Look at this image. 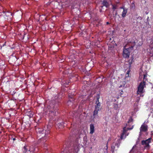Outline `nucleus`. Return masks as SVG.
<instances>
[{"label":"nucleus","mask_w":153,"mask_h":153,"mask_svg":"<svg viewBox=\"0 0 153 153\" xmlns=\"http://www.w3.org/2000/svg\"><path fill=\"white\" fill-rule=\"evenodd\" d=\"M134 109L130 113L131 116L128 120V123L125 126V137L128 136L129 134V133L126 132V131L128 130H131L133 128V126H132L133 121L132 117L135 116L136 113L138 111L139 109L137 104H134Z\"/></svg>","instance_id":"nucleus-1"},{"label":"nucleus","mask_w":153,"mask_h":153,"mask_svg":"<svg viewBox=\"0 0 153 153\" xmlns=\"http://www.w3.org/2000/svg\"><path fill=\"white\" fill-rule=\"evenodd\" d=\"M146 82H142L139 84L137 87V95L138 97H143L145 94V88L146 87Z\"/></svg>","instance_id":"nucleus-2"},{"label":"nucleus","mask_w":153,"mask_h":153,"mask_svg":"<svg viewBox=\"0 0 153 153\" xmlns=\"http://www.w3.org/2000/svg\"><path fill=\"white\" fill-rule=\"evenodd\" d=\"M99 97H97V100L96 101V105L95 106V110L94 111L93 117L95 118L96 116H97L98 114V111L100 110L102 108L101 104L99 102Z\"/></svg>","instance_id":"nucleus-3"},{"label":"nucleus","mask_w":153,"mask_h":153,"mask_svg":"<svg viewBox=\"0 0 153 153\" xmlns=\"http://www.w3.org/2000/svg\"><path fill=\"white\" fill-rule=\"evenodd\" d=\"M47 130H43L42 128H38L36 129V131L38 134H42L44 135V133L45 135L47 136L50 133V128L47 126Z\"/></svg>","instance_id":"nucleus-4"},{"label":"nucleus","mask_w":153,"mask_h":153,"mask_svg":"<svg viewBox=\"0 0 153 153\" xmlns=\"http://www.w3.org/2000/svg\"><path fill=\"white\" fill-rule=\"evenodd\" d=\"M133 51V47H130L127 49H125V58L126 59L129 57L131 53Z\"/></svg>","instance_id":"nucleus-5"},{"label":"nucleus","mask_w":153,"mask_h":153,"mask_svg":"<svg viewBox=\"0 0 153 153\" xmlns=\"http://www.w3.org/2000/svg\"><path fill=\"white\" fill-rule=\"evenodd\" d=\"M3 13L5 14L4 16V18L6 19L7 20L11 19L13 17L12 13L10 12L9 11L6 12L4 10H3L2 11Z\"/></svg>","instance_id":"nucleus-6"},{"label":"nucleus","mask_w":153,"mask_h":153,"mask_svg":"<svg viewBox=\"0 0 153 153\" xmlns=\"http://www.w3.org/2000/svg\"><path fill=\"white\" fill-rule=\"evenodd\" d=\"M151 138H149L145 140H143L142 141V144L143 145H145L144 146L145 148H147L149 147V143L151 141Z\"/></svg>","instance_id":"nucleus-7"},{"label":"nucleus","mask_w":153,"mask_h":153,"mask_svg":"<svg viewBox=\"0 0 153 153\" xmlns=\"http://www.w3.org/2000/svg\"><path fill=\"white\" fill-rule=\"evenodd\" d=\"M123 132L121 135L120 139L117 140L118 143L115 144V146H117V147L119 146V144L120 143V140H122L123 139V137L124 135V127L123 128Z\"/></svg>","instance_id":"nucleus-8"},{"label":"nucleus","mask_w":153,"mask_h":153,"mask_svg":"<svg viewBox=\"0 0 153 153\" xmlns=\"http://www.w3.org/2000/svg\"><path fill=\"white\" fill-rule=\"evenodd\" d=\"M146 74V72L145 71H143L142 69H140V71L139 79H141L143 76Z\"/></svg>","instance_id":"nucleus-9"},{"label":"nucleus","mask_w":153,"mask_h":153,"mask_svg":"<svg viewBox=\"0 0 153 153\" xmlns=\"http://www.w3.org/2000/svg\"><path fill=\"white\" fill-rule=\"evenodd\" d=\"M147 129V126L144 124H143L142 125L140 128V132L142 131H145Z\"/></svg>","instance_id":"nucleus-10"},{"label":"nucleus","mask_w":153,"mask_h":153,"mask_svg":"<svg viewBox=\"0 0 153 153\" xmlns=\"http://www.w3.org/2000/svg\"><path fill=\"white\" fill-rule=\"evenodd\" d=\"M94 131V125L93 124H90V132L91 134H93Z\"/></svg>","instance_id":"nucleus-11"},{"label":"nucleus","mask_w":153,"mask_h":153,"mask_svg":"<svg viewBox=\"0 0 153 153\" xmlns=\"http://www.w3.org/2000/svg\"><path fill=\"white\" fill-rule=\"evenodd\" d=\"M56 110H55L54 109L50 110V113H50L52 117L55 116L56 114Z\"/></svg>","instance_id":"nucleus-12"},{"label":"nucleus","mask_w":153,"mask_h":153,"mask_svg":"<svg viewBox=\"0 0 153 153\" xmlns=\"http://www.w3.org/2000/svg\"><path fill=\"white\" fill-rule=\"evenodd\" d=\"M102 4L103 6H101V7L102 8L103 6H105L106 7H108L109 6V4L107 1L105 0H104L102 2Z\"/></svg>","instance_id":"nucleus-13"},{"label":"nucleus","mask_w":153,"mask_h":153,"mask_svg":"<svg viewBox=\"0 0 153 153\" xmlns=\"http://www.w3.org/2000/svg\"><path fill=\"white\" fill-rule=\"evenodd\" d=\"M29 148V146H24L22 149L23 152L25 153L27 152H28Z\"/></svg>","instance_id":"nucleus-14"},{"label":"nucleus","mask_w":153,"mask_h":153,"mask_svg":"<svg viewBox=\"0 0 153 153\" xmlns=\"http://www.w3.org/2000/svg\"><path fill=\"white\" fill-rule=\"evenodd\" d=\"M64 123L63 122L59 123L58 124L57 126L59 128H62L64 127L65 126L64 125Z\"/></svg>","instance_id":"nucleus-15"},{"label":"nucleus","mask_w":153,"mask_h":153,"mask_svg":"<svg viewBox=\"0 0 153 153\" xmlns=\"http://www.w3.org/2000/svg\"><path fill=\"white\" fill-rule=\"evenodd\" d=\"M149 52L150 53L149 55L153 59V48H150Z\"/></svg>","instance_id":"nucleus-16"},{"label":"nucleus","mask_w":153,"mask_h":153,"mask_svg":"<svg viewBox=\"0 0 153 153\" xmlns=\"http://www.w3.org/2000/svg\"><path fill=\"white\" fill-rule=\"evenodd\" d=\"M27 114L30 117H31L33 116V114L32 113V112L31 111H28L27 112Z\"/></svg>","instance_id":"nucleus-17"},{"label":"nucleus","mask_w":153,"mask_h":153,"mask_svg":"<svg viewBox=\"0 0 153 153\" xmlns=\"http://www.w3.org/2000/svg\"><path fill=\"white\" fill-rule=\"evenodd\" d=\"M133 59V57L132 56L128 61V66L129 67H130L131 66V65Z\"/></svg>","instance_id":"nucleus-18"},{"label":"nucleus","mask_w":153,"mask_h":153,"mask_svg":"<svg viewBox=\"0 0 153 153\" xmlns=\"http://www.w3.org/2000/svg\"><path fill=\"white\" fill-rule=\"evenodd\" d=\"M150 105L151 106V109L153 111V98L151 101Z\"/></svg>","instance_id":"nucleus-19"},{"label":"nucleus","mask_w":153,"mask_h":153,"mask_svg":"<svg viewBox=\"0 0 153 153\" xmlns=\"http://www.w3.org/2000/svg\"><path fill=\"white\" fill-rule=\"evenodd\" d=\"M147 74H146L145 75H144V76H143V82H146L145 81L147 80Z\"/></svg>","instance_id":"nucleus-20"},{"label":"nucleus","mask_w":153,"mask_h":153,"mask_svg":"<svg viewBox=\"0 0 153 153\" xmlns=\"http://www.w3.org/2000/svg\"><path fill=\"white\" fill-rule=\"evenodd\" d=\"M114 49V47L113 46H110V45L108 46V50L109 51H112Z\"/></svg>","instance_id":"nucleus-21"},{"label":"nucleus","mask_w":153,"mask_h":153,"mask_svg":"<svg viewBox=\"0 0 153 153\" xmlns=\"http://www.w3.org/2000/svg\"><path fill=\"white\" fill-rule=\"evenodd\" d=\"M121 8H122L123 9V11L122 12V16H123V17H124V6H123Z\"/></svg>","instance_id":"nucleus-22"},{"label":"nucleus","mask_w":153,"mask_h":153,"mask_svg":"<svg viewBox=\"0 0 153 153\" xmlns=\"http://www.w3.org/2000/svg\"><path fill=\"white\" fill-rule=\"evenodd\" d=\"M118 108V105L116 104H114V108L115 109H117Z\"/></svg>","instance_id":"nucleus-23"},{"label":"nucleus","mask_w":153,"mask_h":153,"mask_svg":"<svg viewBox=\"0 0 153 153\" xmlns=\"http://www.w3.org/2000/svg\"><path fill=\"white\" fill-rule=\"evenodd\" d=\"M130 71V70H128V71H127L126 73V74L125 75V77L126 78L128 77L129 76V74Z\"/></svg>","instance_id":"nucleus-24"},{"label":"nucleus","mask_w":153,"mask_h":153,"mask_svg":"<svg viewBox=\"0 0 153 153\" xmlns=\"http://www.w3.org/2000/svg\"><path fill=\"white\" fill-rule=\"evenodd\" d=\"M43 149H47V143L44 144Z\"/></svg>","instance_id":"nucleus-25"},{"label":"nucleus","mask_w":153,"mask_h":153,"mask_svg":"<svg viewBox=\"0 0 153 153\" xmlns=\"http://www.w3.org/2000/svg\"><path fill=\"white\" fill-rule=\"evenodd\" d=\"M70 82H70L69 81H66L65 83H64V84L65 85V86H66L67 85H68L69 84V83Z\"/></svg>","instance_id":"nucleus-26"},{"label":"nucleus","mask_w":153,"mask_h":153,"mask_svg":"<svg viewBox=\"0 0 153 153\" xmlns=\"http://www.w3.org/2000/svg\"><path fill=\"white\" fill-rule=\"evenodd\" d=\"M112 7V8L114 10L116 9H117V6H116L113 5Z\"/></svg>","instance_id":"nucleus-27"},{"label":"nucleus","mask_w":153,"mask_h":153,"mask_svg":"<svg viewBox=\"0 0 153 153\" xmlns=\"http://www.w3.org/2000/svg\"><path fill=\"white\" fill-rule=\"evenodd\" d=\"M124 46H123V56H124Z\"/></svg>","instance_id":"nucleus-28"},{"label":"nucleus","mask_w":153,"mask_h":153,"mask_svg":"<svg viewBox=\"0 0 153 153\" xmlns=\"http://www.w3.org/2000/svg\"><path fill=\"white\" fill-rule=\"evenodd\" d=\"M74 6L73 5H72V9H74Z\"/></svg>","instance_id":"nucleus-29"},{"label":"nucleus","mask_w":153,"mask_h":153,"mask_svg":"<svg viewBox=\"0 0 153 153\" xmlns=\"http://www.w3.org/2000/svg\"><path fill=\"white\" fill-rule=\"evenodd\" d=\"M13 141H14L15 140H16V138H13Z\"/></svg>","instance_id":"nucleus-30"},{"label":"nucleus","mask_w":153,"mask_h":153,"mask_svg":"<svg viewBox=\"0 0 153 153\" xmlns=\"http://www.w3.org/2000/svg\"><path fill=\"white\" fill-rule=\"evenodd\" d=\"M109 24V22H106V24H107V25H108V24Z\"/></svg>","instance_id":"nucleus-31"},{"label":"nucleus","mask_w":153,"mask_h":153,"mask_svg":"<svg viewBox=\"0 0 153 153\" xmlns=\"http://www.w3.org/2000/svg\"><path fill=\"white\" fill-rule=\"evenodd\" d=\"M85 4H88V1H86L85 3Z\"/></svg>","instance_id":"nucleus-32"},{"label":"nucleus","mask_w":153,"mask_h":153,"mask_svg":"<svg viewBox=\"0 0 153 153\" xmlns=\"http://www.w3.org/2000/svg\"><path fill=\"white\" fill-rule=\"evenodd\" d=\"M121 92H122V93H121V92H120V93H121V94H123V91H121Z\"/></svg>","instance_id":"nucleus-33"},{"label":"nucleus","mask_w":153,"mask_h":153,"mask_svg":"<svg viewBox=\"0 0 153 153\" xmlns=\"http://www.w3.org/2000/svg\"><path fill=\"white\" fill-rule=\"evenodd\" d=\"M122 85H120V86L119 87H122Z\"/></svg>","instance_id":"nucleus-34"},{"label":"nucleus","mask_w":153,"mask_h":153,"mask_svg":"<svg viewBox=\"0 0 153 153\" xmlns=\"http://www.w3.org/2000/svg\"><path fill=\"white\" fill-rule=\"evenodd\" d=\"M139 100H137V102H138V101H139Z\"/></svg>","instance_id":"nucleus-35"},{"label":"nucleus","mask_w":153,"mask_h":153,"mask_svg":"<svg viewBox=\"0 0 153 153\" xmlns=\"http://www.w3.org/2000/svg\"><path fill=\"white\" fill-rule=\"evenodd\" d=\"M101 10H100V12H101Z\"/></svg>","instance_id":"nucleus-36"},{"label":"nucleus","mask_w":153,"mask_h":153,"mask_svg":"<svg viewBox=\"0 0 153 153\" xmlns=\"http://www.w3.org/2000/svg\"><path fill=\"white\" fill-rule=\"evenodd\" d=\"M70 3H71V4H73V3H72V2H70Z\"/></svg>","instance_id":"nucleus-37"},{"label":"nucleus","mask_w":153,"mask_h":153,"mask_svg":"<svg viewBox=\"0 0 153 153\" xmlns=\"http://www.w3.org/2000/svg\"><path fill=\"white\" fill-rule=\"evenodd\" d=\"M62 60H63L62 59V60H61V61H61V62H62Z\"/></svg>","instance_id":"nucleus-38"},{"label":"nucleus","mask_w":153,"mask_h":153,"mask_svg":"<svg viewBox=\"0 0 153 153\" xmlns=\"http://www.w3.org/2000/svg\"><path fill=\"white\" fill-rule=\"evenodd\" d=\"M125 12H126V10H125ZM125 15L126 14V12H125Z\"/></svg>","instance_id":"nucleus-39"}]
</instances>
